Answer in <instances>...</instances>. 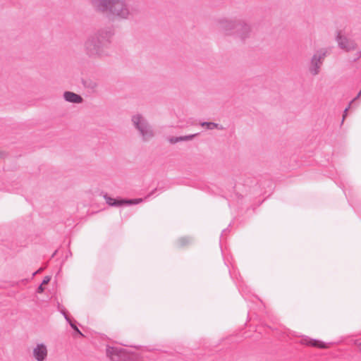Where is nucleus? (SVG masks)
Wrapping results in <instances>:
<instances>
[{"label":"nucleus","mask_w":361,"mask_h":361,"mask_svg":"<svg viewBox=\"0 0 361 361\" xmlns=\"http://www.w3.org/2000/svg\"><path fill=\"white\" fill-rule=\"evenodd\" d=\"M114 35L111 27H106L98 30L90 36L85 43L87 54L90 56H104L109 55L108 47Z\"/></svg>","instance_id":"f257e3e1"},{"label":"nucleus","mask_w":361,"mask_h":361,"mask_svg":"<svg viewBox=\"0 0 361 361\" xmlns=\"http://www.w3.org/2000/svg\"><path fill=\"white\" fill-rule=\"evenodd\" d=\"M96 10L107 13L119 18L126 19L130 15L128 5L123 0H92Z\"/></svg>","instance_id":"f03ea898"},{"label":"nucleus","mask_w":361,"mask_h":361,"mask_svg":"<svg viewBox=\"0 0 361 361\" xmlns=\"http://www.w3.org/2000/svg\"><path fill=\"white\" fill-rule=\"evenodd\" d=\"M219 23L226 35H236L242 40L247 37L250 31V26L240 21L236 23L224 18L219 20Z\"/></svg>","instance_id":"7ed1b4c3"},{"label":"nucleus","mask_w":361,"mask_h":361,"mask_svg":"<svg viewBox=\"0 0 361 361\" xmlns=\"http://www.w3.org/2000/svg\"><path fill=\"white\" fill-rule=\"evenodd\" d=\"M157 190L158 189L155 188L144 197L135 199H115L108 196L106 193H105L103 197L106 200V203L111 207H120L123 205H135L147 201L149 200L151 197H155L157 195L156 192H157Z\"/></svg>","instance_id":"20e7f679"},{"label":"nucleus","mask_w":361,"mask_h":361,"mask_svg":"<svg viewBox=\"0 0 361 361\" xmlns=\"http://www.w3.org/2000/svg\"><path fill=\"white\" fill-rule=\"evenodd\" d=\"M132 121L145 140H147L148 138L153 136V132L151 127L140 114L133 116Z\"/></svg>","instance_id":"39448f33"},{"label":"nucleus","mask_w":361,"mask_h":361,"mask_svg":"<svg viewBox=\"0 0 361 361\" xmlns=\"http://www.w3.org/2000/svg\"><path fill=\"white\" fill-rule=\"evenodd\" d=\"M326 55V51L321 49L317 51L312 56L309 66V71L313 75H316L319 73L320 67L323 63Z\"/></svg>","instance_id":"423d86ee"},{"label":"nucleus","mask_w":361,"mask_h":361,"mask_svg":"<svg viewBox=\"0 0 361 361\" xmlns=\"http://www.w3.org/2000/svg\"><path fill=\"white\" fill-rule=\"evenodd\" d=\"M106 355L112 361H121L127 357L126 350L120 347L107 346Z\"/></svg>","instance_id":"0eeeda50"},{"label":"nucleus","mask_w":361,"mask_h":361,"mask_svg":"<svg viewBox=\"0 0 361 361\" xmlns=\"http://www.w3.org/2000/svg\"><path fill=\"white\" fill-rule=\"evenodd\" d=\"M336 41L339 47L347 51L353 50L356 48V44L353 41L349 40L345 37L342 36L341 35V32H338L337 33Z\"/></svg>","instance_id":"6e6552de"},{"label":"nucleus","mask_w":361,"mask_h":361,"mask_svg":"<svg viewBox=\"0 0 361 361\" xmlns=\"http://www.w3.org/2000/svg\"><path fill=\"white\" fill-rule=\"evenodd\" d=\"M300 343L303 345L317 347L319 348H326L328 347V345L324 342L317 339L310 338L306 336H302L301 337Z\"/></svg>","instance_id":"1a4fd4ad"},{"label":"nucleus","mask_w":361,"mask_h":361,"mask_svg":"<svg viewBox=\"0 0 361 361\" xmlns=\"http://www.w3.org/2000/svg\"><path fill=\"white\" fill-rule=\"evenodd\" d=\"M33 356L37 361H44L47 356V348L44 343H39L33 349Z\"/></svg>","instance_id":"9d476101"},{"label":"nucleus","mask_w":361,"mask_h":361,"mask_svg":"<svg viewBox=\"0 0 361 361\" xmlns=\"http://www.w3.org/2000/svg\"><path fill=\"white\" fill-rule=\"evenodd\" d=\"M63 98L66 102L73 104H80L83 101L80 94L71 91L64 92Z\"/></svg>","instance_id":"9b49d317"},{"label":"nucleus","mask_w":361,"mask_h":361,"mask_svg":"<svg viewBox=\"0 0 361 361\" xmlns=\"http://www.w3.org/2000/svg\"><path fill=\"white\" fill-rule=\"evenodd\" d=\"M195 239L192 236H182L176 240V245L178 247L183 248L192 245Z\"/></svg>","instance_id":"f8f14e48"},{"label":"nucleus","mask_w":361,"mask_h":361,"mask_svg":"<svg viewBox=\"0 0 361 361\" xmlns=\"http://www.w3.org/2000/svg\"><path fill=\"white\" fill-rule=\"evenodd\" d=\"M236 286L243 297L247 300V295L251 293L250 287L243 281L236 282Z\"/></svg>","instance_id":"ddd939ff"},{"label":"nucleus","mask_w":361,"mask_h":361,"mask_svg":"<svg viewBox=\"0 0 361 361\" xmlns=\"http://www.w3.org/2000/svg\"><path fill=\"white\" fill-rule=\"evenodd\" d=\"M196 134H192L188 135H184V136H176V137H171L169 139V142L171 144H176L178 142L181 141H188L191 140L192 138L195 137Z\"/></svg>","instance_id":"4468645a"},{"label":"nucleus","mask_w":361,"mask_h":361,"mask_svg":"<svg viewBox=\"0 0 361 361\" xmlns=\"http://www.w3.org/2000/svg\"><path fill=\"white\" fill-rule=\"evenodd\" d=\"M201 126L204 128H206L207 130H213L214 128H219V124L214 122H202L201 123Z\"/></svg>","instance_id":"2eb2a0df"},{"label":"nucleus","mask_w":361,"mask_h":361,"mask_svg":"<svg viewBox=\"0 0 361 361\" xmlns=\"http://www.w3.org/2000/svg\"><path fill=\"white\" fill-rule=\"evenodd\" d=\"M71 327V329L74 331L75 334H78L80 336L83 337L84 334L80 331V330L78 328L75 324V322L72 321L71 319L68 322Z\"/></svg>","instance_id":"dca6fc26"},{"label":"nucleus","mask_w":361,"mask_h":361,"mask_svg":"<svg viewBox=\"0 0 361 361\" xmlns=\"http://www.w3.org/2000/svg\"><path fill=\"white\" fill-rule=\"evenodd\" d=\"M361 95V90H360V92H358V94H357V96L350 102L349 105L344 109L343 111V118H342V121H341V123H343L344 120H345V118L347 116V112L348 111V109H350V104L351 103L357 99Z\"/></svg>","instance_id":"f3484780"},{"label":"nucleus","mask_w":361,"mask_h":361,"mask_svg":"<svg viewBox=\"0 0 361 361\" xmlns=\"http://www.w3.org/2000/svg\"><path fill=\"white\" fill-rule=\"evenodd\" d=\"M84 85L85 87H90L92 90L96 88L97 87V84L96 82L92 81V80H87L83 82Z\"/></svg>","instance_id":"a211bd4d"},{"label":"nucleus","mask_w":361,"mask_h":361,"mask_svg":"<svg viewBox=\"0 0 361 361\" xmlns=\"http://www.w3.org/2000/svg\"><path fill=\"white\" fill-rule=\"evenodd\" d=\"M60 312H61V313L63 315V317H64V318H65L66 321L67 322H69V321L71 320V318H70V317L68 316V313H67L66 310L65 309H62V310H60Z\"/></svg>","instance_id":"6ab92c4d"},{"label":"nucleus","mask_w":361,"mask_h":361,"mask_svg":"<svg viewBox=\"0 0 361 361\" xmlns=\"http://www.w3.org/2000/svg\"><path fill=\"white\" fill-rule=\"evenodd\" d=\"M232 189H233V191H234V195H235V197L238 200V201H239L240 200H241V199L243 198V196H242L240 193H238V192H235V186H233V187H232Z\"/></svg>","instance_id":"aec40b11"},{"label":"nucleus","mask_w":361,"mask_h":361,"mask_svg":"<svg viewBox=\"0 0 361 361\" xmlns=\"http://www.w3.org/2000/svg\"><path fill=\"white\" fill-rule=\"evenodd\" d=\"M51 280V276H44V278L42 280V282L41 284L42 285H45V284H47Z\"/></svg>","instance_id":"412c9836"},{"label":"nucleus","mask_w":361,"mask_h":361,"mask_svg":"<svg viewBox=\"0 0 361 361\" xmlns=\"http://www.w3.org/2000/svg\"><path fill=\"white\" fill-rule=\"evenodd\" d=\"M44 290V285L40 284L37 288V293H42Z\"/></svg>","instance_id":"4be33fe9"},{"label":"nucleus","mask_w":361,"mask_h":361,"mask_svg":"<svg viewBox=\"0 0 361 361\" xmlns=\"http://www.w3.org/2000/svg\"><path fill=\"white\" fill-rule=\"evenodd\" d=\"M43 271V268H39L38 269L37 271H34L32 274V277H34L35 275H37V274L40 273L41 271Z\"/></svg>","instance_id":"5701e85b"},{"label":"nucleus","mask_w":361,"mask_h":361,"mask_svg":"<svg viewBox=\"0 0 361 361\" xmlns=\"http://www.w3.org/2000/svg\"><path fill=\"white\" fill-rule=\"evenodd\" d=\"M228 231V228H225L222 231V233H221V236H222L226 232H227Z\"/></svg>","instance_id":"b1692460"},{"label":"nucleus","mask_w":361,"mask_h":361,"mask_svg":"<svg viewBox=\"0 0 361 361\" xmlns=\"http://www.w3.org/2000/svg\"><path fill=\"white\" fill-rule=\"evenodd\" d=\"M3 155H4V153H3V152H0V157H3Z\"/></svg>","instance_id":"393cba45"},{"label":"nucleus","mask_w":361,"mask_h":361,"mask_svg":"<svg viewBox=\"0 0 361 361\" xmlns=\"http://www.w3.org/2000/svg\"><path fill=\"white\" fill-rule=\"evenodd\" d=\"M350 204H351V206L353 207V209H354L355 211H357V210H356V209H355V207H354L351 203H350Z\"/></svg>","instance_id":"a878e982"}]
</instances>
